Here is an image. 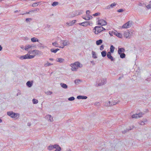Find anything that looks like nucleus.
Returning <instances> with one entry per match:
<instances>
[{"instance_id": "nucleus-1", "label": "nucleus", "mask_w": 151, "mask_h": 151, "mask_svg": "<svg viewBox=\"0 0 151 151\" xmlns=\"http://www.w3.org/2000/svg\"><path fill=\"white\" fill-rule=\"evenodd\" d=\"M72 67L71 70L72 71H76L78 68H81L83 65L81 64L78 62H76L73 64H71L70 65Z\"/></svg>"}, {"instance_id": "nucleus-2", "label": "nucleus", "mask_w": 151, "mask_h": 151, "mask_svg": "<svg viewBox=\"0 0 151 151\" xmlns=\"http://www.w3.org/2000/svg\"><path fill=\"white\" fill-rule=\"evenodd\" d=\"M7 114L11 117L14 119L15 120L18 119L20 115L19 114L14 113L13 111H8Z\"/></svg>"}, {"instance_id": "nucleus-3", "label": "nucleus", "mask_w": 151, "mask_h": 151, "mask_svg": "<svg viewBox=\"0 0 151 151\" xmlns=\"http://www.w3.org/2000/svg\"><path fill=\"white\" fill-rule=\"evenodd\" d=\"M35 56V55H30L28 54H27L25 55L21 56L19 57V58L21 60L27 59H32Z\"/></svg>"}, {"instance_id": "nucleus-4", "label": "nucleus", "mask_w": 151, "mask_h": 151, "mask_svg": "<svg viewBox=\"0 0 151 151\" xmlns=\"http://www.w3.org/2000/svg\"><path fill=\"white\" fill-rule=\"evenodd\" d=\"M77 11L75 14H73V13H70L69 16V17H72L76 16L78 15L82 14L83 12V10H77Z\"/></svg>"}, {"instance_id": "nucleus-5", "label": "nucleus", "mask_w": 151, "mask_h": 151, "mask_svg": "<svg viewBox=\"0 0 151 151\" xmlns=\"http://www.w3.org/2000/svg\"><path fill=\"white\" fill-rule=\"evenodd\" d=\"M101 28V26H96L93 29V32L96 34H98L102 31Z\"/></svg>"}, {"instance_id": "nucleus-6", "label": "nucleus", "mask_w": 151, "mask_h": 151, "mask_svg": "<svg viewBox=\"0 0 151 151\" xmlns=\"http://www.w3.org/2000/svg\"><path fill=\"white\" fill-rule=\"evenodd\" d=\"M133 31L132 30H128V31L125 32L124 33V36L126 38H130L132 34Z\"/></svg>"}, {"instance_id": "nucleus-7", "label": "nucleus", "mask_w": 151, "mask_h": 151, "mask_svg": "<svg viewBox=\"0 0 151 151\" xmlns=\"http://www.w3.org/2000/svg\"><path fill=\"white\" fill-rule=\"evenodd\" d=\"M98 24L99 25L101 26H104L106 25L107 24L106 22L103 19H100L98 20Z\"/></svg>"}, {"instance_id": "nucleus-8", "label": "nucleus", "mask_w": 151, "mask_h": 151, "mask_svg": "<svg viewBox=\"0 0 151 151\" xmlns=\"http://www.w3.org/2000/svg\"><path fill=\"white\" fill-rule=\"evenodd\" d=\"M132 25V22L129 21L127 23L124 24L122 26V28H128L130 27Z\"/></svg>"}, {"instance_id": "nucleus-9", "label": "nucleus", "mask_w": 151, "mask_h": 151, "mask_svg": "<svg viewBox=\"0 0 151 151\" xmlns=\"http://www.w3.org/2000/svg\"><path fill=\"white\" fill-rule=\"evenodd\" d=\"M92 23H90L89 22H85L82 23H79V24L80 25L84 27L87 26L88 25H91Z\"/></svg>"}, {"instance_id": "nucleus-10", "label": "nucleus", "mask_w": 151, "mask_h": 151, "mask_svg": "<svg viewBox=\"0 0 151 151\" xmlns=\"http://www.w3.org/2000/svg\"><path fill=\"white\" fill-rule=\"evenodd\" d=\"M28 53L29 54H33L38 55L39 54L40 52L37 50H35L32 51H29Z\"/></svg>"}, {"instance_id": "nucleus-11", "label": "nucleus", "mask_w": 151, "mask_h": 151, "mask_svg": "<svg viewBox=\"0 0 151 151\" xmlns=\"http://www.w3.org/2000/svg\"><path fill=\"white\" fill-rule=\"evenodd\" d=\"M106 83V80L105 79H102L101 80V82L99 83L98 84V86H101L103 85Z\"/></svg>"}, {"instance_id": "nucleus-12", "label": "nucleus", "mask_w": 151, "mask_h": 151, "mask_svg": "<svg viewBox=\"0 0 151 151\" xmlns=\"http://www.w3.org/2000/svg\"><path fill=\"white\" fill-rule=\"evenodd\" d=\"M61 41L62 42V44L63 45V46H64V47L65 46L68 45L70 44L69 41L66 40H61Z\"/></svg>"}, {"instance_id": "nucleus-13", "label": "nucleus", "mask_w": 151, "mask_h": 151, "mask_svg": "<svg viewBox=\"0 0 151 151\" xmlns=\"http://www.w3.org/2000/svg\"><path fill=\"white\" fill-rule=\"evenodd\" d=\"M147 119H144L143 120L141 121L138 122V124L141 125H144L145 124V123L147 122Z\"/></svg>"}, {"instance_id": "nucleus-14", "label": "nucleus", "mask_w": 151, "mask_h": 151, "mask_svg": "<svg viewBox=\"0 0 151 151\" xmlns=\"http://www.w3.org/2000/svg\"><path fill=\"white\" fill-rule=\"evenodd\" d=\"M125 51L124 49L123 48H118V52L119 54L123 53Z\"/></svg>"}, {"instance_id": "nucleus-15", "label": "nucleus", "mask_w": 151, "mask_h": 151, "mask_svg": "<svg viewBox=\"0 0 151 151\" xmlns=\"http://www.w3.org/2000/svg\"><path fill=\"white\" fill-rule=\"evenodd\" d=\"M52 45L56 47H58L59 48H63L64 46H58V44L56 42L52 43Z\"/></svg>"}, {"instance_id": "nucleus-16", "label": "nucleus", "mask_w": 151, "mask_h": 151, "mask_svg": "<svg viewBox=\"0 0 151 151\" xmlns=\"http://www.w3.org/2000/svg\"><path fill=\"white\" fill-rule=\"evenodd\" d=\"M33 82L32 81H28L26 83L27 86L29 88L32 87L33 85Z\"/></svg>"}, {"instance_id": "nucleus-17", "label": "nucleus", "mask_w": 151, "mask_h": 151, "mask_svg": "<svg viewBox=\"0 0 151 151\" xmlns=\"http://www.w3.org/2000/svg\"><path fill=\"white\" fill-rule=\"evenodd\" d=\"M46 118L48 120L50 121L51 122H52L53 121V118L50 115H47L46 116Z\"/></svg>"}, {"instance_id": "nucleus-18", "label": "nucleus", "mask_w": 151, "mask_h": 151, "mask_svg": "<svg viewBox=\"0 0 151 151\" xmlns=\"http://www.w3.org/2000/svg\"><path fill=\"white\" fill-rule=\"evenodd\" d=\"M82 18L83 19L86 20H88L91 19L92 18V17L91 16H88L86 15V16L83 17Z\"/></svg>"}, {"instance_id": "nucleus-19", "label": "nucleus", "mask_w": 151, "mask_h": 151, "mask_svg": "<svg viewBox=\"0 0 151 151\" xmlns=\"http://www.w3.org/2000/svg\"><path fill=\"white\" fill-rule=\"evenodd\" d=\"M78 99H86L87 98V97L86 96L79 95L77 97Z\"/></svg>"}, {"instance_id": "nucleus-20", "label": "nucleus", "mask_w": 151, "mask_h": 151, "mask_svg": "<svg viewBox=\"0 0 151 151\" xmlns=\"http://www.w3.org/2000/svg\"><path fill=\"white\" fill-rule=\"evenodd\" d=\"M56 145H55V144L54 145H50L48 147L47 149L50 150H51L56 147Z\"/></svg>"}, {"instance_id": "nucleus-21", "label": "nucleus", "mask_w": 151, "mask_h": 151, "mask_svg": "<svg viewBox=\"0 0 151 151\" xmlns=\"http://www.w3.org/2000/svg\"><path fill=\"white\" fill-rule=\"evenodd\" d=\"M56 147L54 148V149H55L56 150L54 151H60L61 149V147L58 145L55 144Z\"/></svg>"}, {"instance_id": "nucleus-22", "label": "nucleus", "mask_w": 151, "mask_h": 151, "mask_svg": "<svg viewBox=\"0 0 151 151\" xmlns=\"http://www.w3.org/2000/svg\"><path fill=\"white\" fill-rule=\"evenodd\" d=\"M56 61L60 63H62L64 61V60L61 58H57L56 59Z\"/></svg>"}, {"instance_id": "nucleus-23", "label": "nucleus", "mask_w": 151, "mask_h": 151, "mask_svg": "<svg viewBox=\"0 0 151 151\" xmlns=\"http://www.w3.org/2000/svg\"><path fill=\"white\" fill-rule=\"evenodd\" d=\"M33 46L30 45H26L24 48V50L26 51H28V49L32 48Z\"/></svg>"}, {"instance_id": "nucleus-24", "label": "nucleus", "mask_w": 151, "mask_h": 151, "mask_svg": "<svg viewBox=\"0 0 151 151\" xmlns=\"http://www.w3.org/2000/svg\"><path fill=\"white\" fill-rule=\"evenodd\" d=\"M60 85L61 86L64 88L66 89L68 88V86L65 83H61Z\"/></svg>"}, {"instance_id": "nucleus-25", "label": "nucleus", "mask_w": 151, "mask_h": 151, "mask_svg": "<svg viewBox=\"0 0 151 151\" xmlns=\"http://www.w3.org/2000/svg\"><path fill=\"white\" fill-rule=\"evenodd\" d=\"M31 41L32 42H39V40L35 37L32 38L31 39Z\"/></svg>"}, {"instance_id": "nucleus-26", "label": "nucleus", "mask_w": 151, "mask_h": 151, "mask_svg": "<svg viewBox=\"0 0 151 151\" xmlns=\"http://www.w3.org/2000/svg\"><path fill=\"white\" fill-rule=\"evenodd\" d=\"M111 102L110 101H106L104 104V106H111Z\"/></svg>"}, {"instance_id": "nucleus-27", "label": "nucleus", "mask_w": 151, "mask_h": 151, "mask_svg": "<svg viewBox=\"0 0 151 151\" xmlns=\"http://www.w3.org/2000/svg\"><path fill=\"white\" fill-rule=\"evenodd\" d=\"M114 34L115 35L119 38H121L122 37V34L117 32H114Z\"/></svg>"}, {"instance_id": "nucleus-28", "label": "nucleus", "mask_w": 151, "mask_h": 151, "mask_svg": "<svg viewBox=\"0 0 151 151\" xmlns=\"http://www.w3.org/2000/svg\"><path fill=\"white\" fill-rule=\"evenodd\" d=\"M103 42V41L102 40L100 39L99 40H97L96 42V44L97 45H101Z\"/></svg>"}, {"instance_id": "nucleus-29", "label": "nucleus", "mask_w": 151, "mask_h": 151, "mask_svg": "<svg viewBox=\"0 0 151 151\" xmlns=\"http://www.w3.org/2000/svg\"><path fill=\"white\" fill-rule=\"evenodd\" d=\"M92 57L94 58H96L97 57L96 56V52L95 51H92Z\"/></svg>"}, {"instance_id": "nucleus-30", "label": "nucleus", "mask_w": 151, "mask_h": 151, "mask_svg": "<svg viewBox=\"0 0 151 151\" xmlns=\"http://www.w3.org/2000/svg\"><path fill=\"white\" fill-rule=\"evenodd\" d=\"M119 102V100L118 101H116V102L115 101L111 102V106L113 105H116V104H118Z\"/></svg>"}, {"instance_id": "nucleus-31", "label": "nucleus", "mask_w": 151, "mask_h": 151, "mask_svg": "<svg viewBox=\"0 0 151 151\" xmlns=\"http://www.w3.org/2000/svg\"><path fill=\"white\" fill-rule=\"evenodd\" d=\"M106 52L105 50H103L101 52V54L103 57H105L106 55Z\"/></svg>"}, {"instance_id": "nucleus-32", "label": "nucleus", "mask_w": 151, "mask_h": 151, "mask_svg": "<svg viewBox=\"0 0 151 151\" xmlns=\"http://www.w3.org/2000/svg\"><path fill=\"white\" fill-rule=\"evenodd\" d=\"M114 47L113 45H111L110 47V51H111V52L112 53H113L114 51Z\"/></svg>"}, {"instance_id": "nucleus-33", "label": "nucleus", "mask_w": 151, "mask_h": 151, "mask_svg": "<svg viewBox=\"0 0 151 151\" xmlns=\"http://www.w3.org/2000/svg\"><path fill=\"white\" fill-rule=\"evenodd\" d=\"M59 50V49L58 48L56 49H50V51L52 52L56 53L57 51Z\"/></svg>"}, {"instance_id": "nucleus-34", "label": "nucleus", "mask_w": 151, "mask_h": 151, "mask_svg": "<svg viewBox=\"0 0 151 151\" xmlns=\"http://www.w3.org/2000/svg\"><path fill=\"white\" fill-rule=\"evenodd\" d=\"M119 55H120V58H124L125 57L126 55L124 53H121L120 54H119Z\"/></svg>"}, {"instance_id": "nucleus-35", "label": "nucleus", "mask_w": 151, "mask_h": 151, "mask_svg": "<svg viewBox=\"0 0 151 151\" xmlns=\"http://www.w3.org/2000/svg\"><path fill=\"white\" fill-rule=\"evenodd\" d=\"M146 7L148 9H151V1L149 2V4L146 5Z\"/></svg>"}, {"instance_id": "nucleus-36", "label": "nucleus", "mask_w": 151, "mask_h": 151, "mask_svg": "<svg viewBox=\"0 0 151 151\" xmlns=\"http://www.w3.org/2000/svg\"><path fill=\"white\" fill-rule=\"evenodd\" d=\"M138 117V118H140L142 117V115L144 114V113H142V112L139 113L138 114H137Z\"/></svg>"}, {"instance_id": "nucleus-37", "label": "nucleus", "mask_w": 151, "mask_h": 151, "mask_svg": "<svg viewBox=\"0 0 151 151\" xmlns=\"http://www.w3.org/2000/svg\"><path fill=\"white\" fill-rule=\"evenodd\" d=\"M53 64L52 63H48V62H47V63H46L44 64V66L45 67H47L49 66L50 65H52Z\"/></svg>"}, {"instance_id": "nucleus-38", "label": "nucleus", "mask_w": 151, "mask_h": 151, "mask_svg": "<svg viewBox=\"0 0 151 151\" xmlns=\"http://www.w3.org/2000/svg\"><path fill=\"white\" fill-rule=\"evenodd\" d=\"M81 81V80L79 79H76L75 80L74 82L76 84L78 85L79 83Z\"/></svg>"}, {"instance_id": "nucleus-39", "label": "nucleus", "mask_w": 151, "mask_h": 151, "mask_svg": "<svg viewBox=\"0 0 151 151\" xmlns=\"http://www.w3.org/2000/svg\"><path fill=\"white\" fill-rule=\"evenodd\" d=\"M138 5L139 6L146 7V4H145L144 3H141L139 2L138 4Z\"/></svg>"}, {"instance_id": "nucleus-40", "label": "nucleus", "mask_w": 151, "mask_h": 151, "mask_svg": "<svg viewBox=\"0 0 151 151\" xmlns=\"http://www.w3.org/2000/svg\"><path fill=\"white\" fill-rule=\"evenodd\" d=\"M132 118H138L137 114H133L132 116Z\"/></svg>"}, {"instance_id": "nucleus-41", "label": "nucleus", "mask_w": 151, "mask_h": 151, "mask_svg": "<svg viewBox=\"0 0 151 151\" xmlns=\"http://www.w3.org/2000/svg\"><path fill=\"white\" fill-rule=\"evenodd\" d=\"M32 101L34 104H37L38 103V101L35 99H33Z\"/></svg>"}, {"instance_id": "nucleus-42", "label": "nucleus", "mask_w": 151, "mask_h": 151, "mask_svg": "<svg viewBox=\"0 0 151 151\" xmlns=\"http://www.w3.org/2000/svg\"><path fill=\"white\" fill-rule=\"evenodd\" d=\"M58 3L57 1L53 2L52 4V5L53 6H55L58 4Z\"/></svg>"}, {"instance_id": "nucleus-43", "label": "nucleus", "mask_w": 151, "mask_h": 151, "mask_svg": "<svg viewBox=\"0 0 151 151\" xmlns=\"http://www.w3.org/2000/svg\"><path fill=\"white\" fill-rule=\"evenodd\" d=\"M68 99L69 101H72L75 99V98L74 97L72 96L68 98Z\"/></svg>"}, {"instance_id": "nucleus-44", "label": "nucleus", "mask_w": 151, "mask_h": 151, "mask_svg": "<svg viewBox=\"0 0 151 151\" xmlns=\"http://www.w3.org/2000/svg\"><path fill=\"white\" fill-rule=\"evenodd\" d=\"M107 58L109 59H110L111 61H114V58L111 55L110 56H108V57H107Z\"/></svg>"}, {"instance_id": "nucleus-45", "label": "nucleus", "mask_w": 151, "mask_h": 151, "mask_svg": "<svg viewBox=\"0 0 151 151\" xmlns=\"http://www.w3.org/2000/svg\"><path fill=\"white\" fill-rule=\"evenodd\" d=\"M134 126L133 125H132L131 126H130L129 127V129H127L128 131H129V130L133 129L134 128Z\"/></svg>"}, {"instance_id": "nucleus-46", "label": "nucleus", "mask_w": 151, "mask_h": 151, "mask_svg": "<svg viewBox=\"0 0 151 151\" xmlns=\"http://www.w3.org/2000/svg\"><path fill=\"white\" fill-rule=\"evenodd\" d=\"M90 13V11L89 10H87L86 12V15L88 16H91L89 14Z\"/></svg>"}, {"instance_id": "nucleus-47", "label": "nucleus", "mask_w": 151, "mask_h": 151, "mask_svg": "<svg viewBox=\"0 0 151 151\" xmlns=\"http://www.w3.org/2000/svg\"><path fill=\"white\" fill-rule=\"evenodd\" d=\"M100 13L99 12H97L95 13L93 15V16H97L100 15Z\"/></svg>"}, {"instance_id": "nucleus-48", "label": "nucleus", "mask_w": 151, "mask_h": 151, "mask_svg": "<svg viewBox=\"0 0 151 151\" xmlns=\"http://www.w3.org/2000/svg\"><path fill=\"white\" fill-rule=\"evenodd\" d=\"M66 26H70L72 25V23H71V22H70L69 23L67 22L66 23Z\"/></svg>"}, {"instance_id": "nucleus-49", "label": "nucleus", "mask_w": 151, "mask_h": 151, "mask_svg": "<svg viewBox=\"0 0 151 151\" xmlns=\"http://www.w3.org/2000/svg\"><path fill=\"white\" fill-rule=\"evenodd\" d=\"M116 5V4H115V3H114L111 4L110 6L111 8H112L113 6H115Z\"/></svg>"}, {"instance_id": "nucleus-50", "label": "nucleus", "mask_w": 151, "mask_h": 151, "mask_svg": "<svg viewBox=\"0 0 151 151\" xmlns=\"http://www.w3.org/2000/svg\"><path fill=\"white\" fill-rule=\"evenodd\" d=\"M111 53H111V51L108 52H107V57H108V56H111Z\"/></svg>"}, {"instance_id": "nucleus-51", "label": "nucleus", "mask_w": 151, "mask_h": 151, "mask_svg": "<svg viewBox=\"0 0 151 151\" xmlns=\"http://www.w3.org/2000/svg\"><path fill=\"white\" fill-rule=\"evenodd\" d=\"M128 129H127L126 130H125L124 131H122V132L123 134H125V133H126L127 132H129V131L127 130Z\"/></svg>"}, {"instance_id": "nucleus-52", "label": "nucleus", "mask_w": 151, "mask_h": 151, "mask_svg": "<svg viewBox=\"0 0 151 151\" xmlns=\"http://www.w3.org/2000/svg\"><path fill=\"white\" fill-rule=\"evenodd\" d=\"M104 48V45H101L100 47V49L101 50H102Z\"/></svg>"}, {"instance_id": "nucleus-53", "label": "nucleus", "mask_w": 151, "mask_h": 151, "mask_svg": "<svg viewBox=\"0 0 151 151\" xmlns=\"http://www.w3.org/2000/svg\"><path fill=\"white\" fill-rule=\"evenodd\" d=\"M32 19L31 18H27L26 19V21L28 22H29L30 20H32Z\"/></svg>"}, {"instance_id": "nucleus-54", "label": "nucleus", "mask_w": 151, "mask_h": 151, "mask_svg": "<svg viewBox=\"0 0 151 151\" xmlns=\"http://www.w3.org/2000/svg\"><path fill=\"white\" fill-rule=\"evenodd\" d=\"M95 105L96 106H99L100 105V103L99 102H96L95 103Z\"/></svg>"}, {"instance_id": "nucleus-55", "label": "nucleus", "mask_w": 151, "mask_h": 151, "mask_svg": "<svg viewBox=\"0 0 151 151\" xmlns=\"http://www.w3.org/2000/svg\"><path fill=\"white\" fill-rule=\"evenodd\" d=\"M37 5H38V4H37V3H34L32 5V6L33 7L36 6H37Z\"/></svg>"}, {"instance_id": "nucleus-56", "label": "nucleus", "mask_w": 151, "mask_h": 151, "mask_svg": "<svg viewBox=\"0 0 151 151\" xmlns=\"http://www.w3.org/2000/svg\"><path fill=\"white\" fill-rule=\"evenodd\" d=\"M76 20H73L71 22V23H72V25L74 24L76 22Z\"/></svg>"}, {"instance_id": "nucleus-57", "label": "nucleus", "mask_w": 151, "mask_h": 151, "mask_svg": "<svg viewBox=\"0 0 151 151\" xmlns=\"http://www.w3.org/2000/svg\"><path fill=\"white\" fill-rule=\"evenodd\" d=\"M21 94V93L20 92V91L19 90L18 91V93L17 94L16 96H18L19 95H20Z\"/></svg>"}, {"instance_id": "nucleus-58", "label": "nucleus", "mask_w": 151, "mask_h": 151, "mask_svg": "<svg viewBox=\"0 0 151 151\" xmlns=\"http://www.w3.org/2000/svg\"><path fill=\"white\" fill-rule=\"evenodd\" d=\"M35 10H34L33 11L32 10V11H30L29 12H27L26 14H31L32 12H34Z\"/></svg>"}, {"instance_id": "nucleus-59", "label": "nucleus", "mask_w": 151, "mask_h": 151, "mask_svg": "<svg viewBox=\"0 0 151 151\" xmlns=\"http://www.w3.org/2000/svg\"><path fill=\"white\" fill-rule=\"evenodd\" d=\"M47 95H51L52 93V92L51 91L47 92Z\"/></svg>"}, {"instance_id": "nucleus-60", "label": "nucleus", "mask_w": 151, "mask_h": 151, "mask_svg": "<svg viewBox=\"0 0 151 151\" xmlns=\"http://www.w3.org/2000/svg\"><path fill=\"white\" fill-rule=\"evenodd\" d=\"M124 11V10H117V12H122Z\"/></svg>"}, {"instance_id": "nucleus-61", "label": "nucleus", "mask_w": 151, "mask_h": 151, "mask_svg": "<svg viewBox=\"0 0 151 151\" xmlns=\"http://www.w3.org/2000/svg\"><path fill=\"white\" fill-rule=\"evenodd\" d=\"M123 75L122 76H121L119 77L118 78L119 80H120L122 78H123Z\"/></svg>"}, {"instance_id": "nucleus-62", "label": "nucleus", "mask_w": 151, "mask_h": 151, "mask_svg": "<svg viewBox=\"0 0 151 151\" xmlns=\"http://www.w3.org/2000/svg\"><path fill=\"white\" fill-rule=\"evenodd\" d=\"M101 29L102 31L105 30H106V29L104 28L103 27H102L101 26Z\"/></svg>"}, {"instance_id": "nucleus-63", "label": "nucleus", "mask_w": 151, "mask_h": 151, "mask_svg": "<svg viewBox=\"0 0 151 151\" xmlns=\"http://www.w3.org/2000/svg\"><path fill=\"white\" fill-rule=\"evenodd\" d=\"M111 8L110 6H107V9H109Z\"/></svg>"}, {"instance_id": "nucleus-64", "label": "nucleus", "mask_w": 151, "mask_h": 151, "mask_svg": "<svg viewBox=\"0 0 151 151\" xmlns=\"http://www.w3.org/2000/svg\"><path fill=\"white\" fill-rule=\"evenodd\" d=\"M20 47L22 48V49H24V46H21V47Z\"/></svg>"}]
</instances>
